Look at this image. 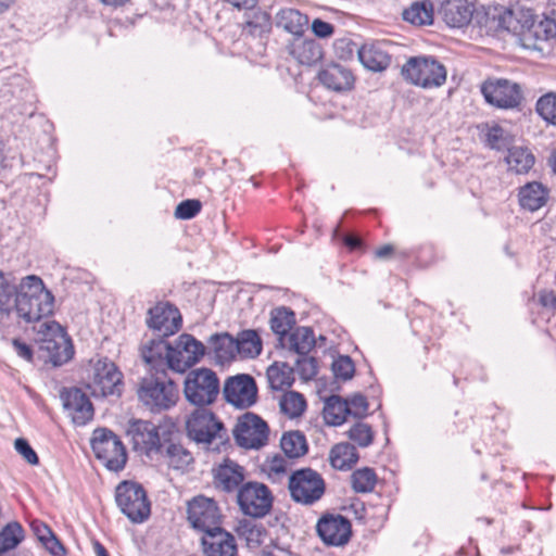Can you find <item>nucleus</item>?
<instances>
[{
    "label": "nucleus",
    "instance_id": "nucleus-1",
    "mask_svg": "<svg viewBox=\"0 0 556 556\" xmlns=\"http://www.w3.org/2000/svg\"><path fill=\"white\" fill-rule=\"evenodd\" d=\"M54 295L39 276L28 275L18 280L14 311L25 323H36L53 313Z\"/></svg>",
    "mask_w": 556,
    "mask_h": 556
},
{
    "label": "nucleus",
    "instance_id": "nucleus-2",
    "mask_svg": "<svg viewBox=\"0 0 556 556\" xmlns=\"http://www.w3.org/2000/svg\"><path fill=\"white\" fill-rule=\"evenodd\" d=\"M516 25L515 33L519 35L522 45L541 50L540 42L556 38V10L551 11V16L539 17L531 9H521L516 12Z\"/></svg>",
    "mask_w": 556,
    "mask_h": 556
},
{
    "label": "nucleus",
    "instance_id": "nucleus-3",
    "mask_svg": "<svg viewBox=\"0 0 556 556\" xmlns=\"http://www.w3.org/2000/svg\"><path fill=\"white\" fill-rule=\"evenodd\" d=\"M404 79L421 88H435L446 80V70L432 56H413L402 66Z\"/></svg>",
    "mask_w": 556,
    "mask_h": 556
},
{
    "label": "nucleus",
    "instance_id": "nucleus-4",
    "mask_svg": "<svg viewBox=\"0 0 556 556\" xmlns=\"http://www.w3.org/2000/svg\"><path fill=\"white\" fill-rule=\"evenodd\" d=\"M115 501L121 511L134 523L146 521L151 514L147 492L138 482H121L115 490Z\"/></svg>",
    "mask_w": 556,
    "mask_h": 556
},
{
    "label": "nucleus",
    "instance_id": "nucleus-5",
    "mask_svg": "<svg viewBox=\"0 0 556 556\" xmlns=\"http://www.w3.org/2000/svg\"><path fill=\"white\" fill-rule=\"evenodd\" d=\"M37 334L40 350L47 353V357L54 366L63 365L73 357L72 341L59 323L41 324Z\"/></svg>",
    "mask_w": 556,
    "mask_h": 556
},
{
    "label": "nucleus",
    "instance_id": "nucleus-6",
    "mask_svg": "<svg viewBox=\"0 0 556 556\" xmlns=\"http://www.w3.org/2000/svg\"><path fill=\"white\" fill-rule=\"evenodd\" d=\"M184 393L193 405L203 407L212 404L219 393L217 375L208 368L190 370L185 379Z\"/></svg>",
    "mask_w": 556,
    "mask_h": 556
},
{
    "label": "nucleus",
    "instance_id": "nucleus-7",
    "mask_svg": "<svg viewBox=\"0 0 556 556\" xmlns=\"http://www.w3.org/2000/svg\"><path fill=\"white\" fill-rule=\"evenodd\" d=\"M96 457L111 471H121L127 462V452L121 439L110 429H96L91 438Z\"/></svg>",
    "mask_w": 556,
    "mask_h": 556
},
{
    "label": "nucleus",
    "instance_id": "nucleus-8",
    "mask_svg": "<svg viewBox=\"0 0 556 556\" xmlns=\"http://www.w3.org/2000/svg\"><path fill=\"white\" fill-rule=\"evenodd\" d=\"M188 437L198 444L208 445L215 440L223 441L227 430L214 413L207 408L194 409L186 419Z\"/></svg>",
    "mask_w": 556,
    "mask_h": 556
},
{
    "label": "nucleus",
    "instance_id": "nucleus-9",
    "mask_svg": "<svg viewBox=\"0 0 556 556\" xmlns=\"http://www.w3.org/2000/svg\"><path fill=\"white\" fill-rule=\"evenodd\" d=\"M288 488L290 496L295 503L311 506L324 496L326 483L316 470L302 468L291 473Z\"/></svg>",
    "mask_w": 556,
    "mask_h": 556
},
{
    "label": "nucleus",
    "instance_id": "nucleus-10",
    "mask_svg": "<svg viewBox=\"0 0 556 556\" xmlns=\"http://www.w3.org/2000/svg\"><path fill=\"white\" fill-rule=\"evenodd\" d=\"M273 503L270 489L262 482L249 481L238 490L237 504L245 516L263 518L271 510Z\"/></svg>",
    "mask_w": 556,
    "mask_h": 556
},
{
    "label": "nucleus",
    "instance_id": "nucleus-11",
    "mask_svg": "<svg viewBox=\"0 0 556 556\" xmlns=\"http://www.w3.org/2000/svg\"><path fill=\"white\" fill-rule=\"evenodd\" d=\"M177 386L172 380L143 378L138 390L140 401L152 412H161L174 406L178 400Z\"/></svg>",
    "mask_w": 556,
    "mask_h": 556
},
{
    "label": "nucleus",
    "instance_id": "nucleus-12",
    "mask_svg": "<svg viewBox=\"0 0 556 556\" xmlns=\"http://www.w3.org/2000/svg\"><path fill=\"white\" fill-rule=\"evenodd\" d=\"M204 353L203 343L191 334L185 333L178 338L175 346L168 344L166 364L172 370L182 374L197 364Z\"/></svg>",
    "mask_w": 556,
    "mask_h": 556
},
{
    "label": "nucleus",
    "instance_id": "nucleus-13",
    "mask_svg": "<svg viewBox=\"0 0 556 556\" xmlns=\"http://www.w3.org/2000/svg\"><path fill=\"white\" fill-rule=\"evenodd\" d=\"M485 101L498 109H515L522 101V91L517 83L504 78L489 79L481 85Z\"/></svg>",
    "mask_w": 556,
    "mask_h": 556
},
{
    "label": "nucleus",
    "instance_id": "nucleus-14",
    "mask_svg": "<svg viewBox=\"0 0 556 556\" xmlns=\"http://www.w3.org/2000/svg\"><path fill=\"white\" fill-rule=\"evenodd\" d=\"M188 520L192 528L206 534L220 527L222 514L212 498L199 495L188 502Z\"/></svg>",
    "mask_w": 556,
    "mask_h": 556
},
{
    "label": "nucleus",
    "instance_id": "nucleus-15",
    "mask_svg": "<svg viewBox=\"0 0 556 556\" xmlns=\"http://www.w3.org/2000/svg\"><path fill=\"white\" fill-rule=\"evenodd\" d=\"M127 435L130 438L132 450L149 458L162 452L159 428L151 421L131 420L127 428Z\"/></svg>",
    "mask_w": 556,
    "mask_h": 556
},
{
    "label": "nucleus",
    "instance_id": "nucleus-16",
    "mask_svg": "<svg viewBox=\"0 0 556 556\" xmlns=\"http://www.w3.org/2000/svg\"><path fill=\"white\" fill-rule=\"evenodd\" d=\"M269 429L267 424L253 413H245L233 429L237 444L244 448H260L268 440Z\"/></svg>",
    "mask_w": 556,
    "mask_h": 556
},
{
    "label": "nucleus",
    "instance_id": "nucleus-17",
    "mask_svg": "<svg viewBox=\"0 0 556 556\" xmlns=\"http://www.w3.org/2000/svg\"><path fill=\"white\" fill-rule=\"evenodd\" d=\"M123 375L117 366L109 359H99L93 367L92 380L89 383L94 396L121 394Z\"/></svg>",
    "mask_w": 556,
    "mask_h": 556
},
{
    "label": "nucleus",
    "instance_id": "nucleus-18",
    "mask_svg": "<svg viewBox=\"0 0 556 556\" xmlns=\"http://www.w3.org/2000/svg\"><path fill=\"white\" fill-rule=\"evenodd\" d=\"M223 392L225 400L238 408H248L257 399L256 382L253 377L245 374L229 377Z\"/></svg>",
    "mask_w": 556,
    "mask_h": 556
},
{
    "label": "nucleus",
    "instance_id": "nucleus-19",
    "mask_svg": "<svg viewBox=\"0 0 556 556\" xmlns=\"http://www.w3.org/2000/svg\"><path fill=\"white\" fill-rule=\"evenodd\" d=\"M321 541L329 546L345 545L352 534L350 520L340 514H326L316 525Z\"/></svg>",
    "mask_w": 556,
    "mask_h": 556
},
{
    "label": "nucleus",
    "instance_id": "nucleus-20",
    "mask_svg": "<svg viewBox=\"0 0 556 556\" xmlns=\"http://www.w3.org/2000/svg\"><path fill=\"white\" fill-rule=\"evenodd\" d=\"M147 325L162 337L176 333L181 327V315L169 302H159L148 311Z\"/></svg>",
    "mask_w": 556,
    "mask_h": 556
},
{
    "label": "nucleus",
    "instance_id": "nucleus-21",
    "mask_svg": "<svg viewBox=\"0 0 556 556\" xmlns=\"http://www.w3.org/2000/svg\"><path fill=\"white\" fill-rule=\"evenodd\" d=\"M475 22L486 34H496L502 30H517L516 13L511 10L481 8L476 12Z\"/></svg>",
    "mask_w": 556,
    "mask_h": 556
},
{
    "label": "nucleus",
    "instance_id": "nucleus-22",
    "mask_svg": "<svg viewBox=\"0 0 556 556\" xmlns=\"http://www.w3.org/2000/svg\"><path fill=\"white\" fill-rule=\"evenodd\" d=\"M64 409L77 426H84L93 417V406L85 392L78 388L64 389L61 392Z\"/></svg>",
    "mask_w": 556,
    "mask_h": 556
},
{
    "label": "nucleus",
    "instance_id": "nucleus-23",
    "mask_svg": "<svg viewBox=\"0 0 556 556\" xmlns=\"http://www.w3.org/2000/svg\"><path fill=\"white\" fill-rule=\"evenodd\" d=\"M477 10L468 0H444L440 5L439 15L447 26L462 28L475 21Z\"/></svg>",
    "mask_w": 556,
    "mask_h": 556
},
{
    "label": "nucleus",
    "instance_id": "nucleus-24",
    "mask_svg": "<svg viewBox=\"0 0 556 556\" xmlns=\"http://www.w3.org/2000/svg\"><path fill=\"white\" fill-rule=\"evenodd\" d=\"M213 477L216 489L238 494L244 481V468L227 458L213 469Z\"/></svg>",
    "mask_w": 556,
    "mask_h": 556
},
{
    "label": "nucleus",
    "instance_id": "nucleus-25",
    "mask_svg": "<svg viewBox=\"0 0 556 556\" xmlns=\"http://www.w3.org/2000/svg\"><path fill=\"white\" fill-rule=\"evenodd\" d=\"M205 556H237V543L235 536L222 527L201 538Z\"/></svg>",
    "mask_w": 556,
    "mask_h": 556
},
{
    "label": "nucleus",
    "instance_id": "nucleus-26",
    "mask_svg": "<svg viewBox=\"0 0 556 556\" xmlns=\"http://www.w3.org/2000/svg\"><path fill=\"white\" fill-rule=\"evenodd\" d=\"M18 289V281L11 274L0 271V329L12 325V312Z\"/></svg>",
    "mask_w": 556,
    "mask_h": 556
},
{
    "label": "nucleus",
    "instance_id": "nucleus-27",
    "mask_svg": "<svg viewBox=\"0 0 556 556\" xmlns=\"http://www.w3.org/2000/svg\"><path fill=\"white\" fill-rule=\"evenodd\" d=\"M320 83L328 89L342 92L354 87L355 77L352 71L341 64H330L318 74Z\"/></svg>",
    "mask_w": 556,
    "mask_h": 556
},
{
    "label": "nucleus",
    "instance_id": "nucleus-28",
    "mask_svg": "<svg viewBox=\"0 0 556 556\" xmlns=\"http://www.w3.org/2000/svg\"><path fill=\"white\" fill-rule=\"evenodd\" d=\"M289 53L303 65H313L323 58V49L314 38L299 36L289 45Z\"/></svg>",
    "mask_w": 556,
    "mask_h": 556
},
{
    "label": "nucleus",
    "instance_id": "nucleus-29",
    "mask_svg": "<svg viewBox=\"0 0 556 556\" xmlns=\"http://www.w3.org/2000/svg\"><path fill=\"white\" fill-rule=\"evenodd\" d=\"M361 63L372 72L384 71L391 63V56L380 42L365 43L358 49Z\"/></svg>",
    "mask_w": 556,
    "mask_h": 556
},
{
    "label": "nucleus",
    "instance_id": "nucleus-30",
    "mask_svg": "<svg viewBox=\"0 0 556 556\" xmlns=\"http://www.w3.org/2000/svg\"><path fill=\"white\" fill-rule=\"evenodd\" d=\"M308 16L296 9L285 8L276 14V25L295 37L303 36L308 28Z\"/></svg>",
    "mask_w": 556,
    "mask_h": 556
},
{
    "label": "nucleus",
    "instance_id": "nucleus-31",
    "mask_svg": "<svg viewBox=\"0 0 556 556\" xmlns=\"http://www.w3.org/2000/svg\"><path fill=\"white\" fill-rule=\"evenodd\" d=\"M518 197L522 208L534 212L545 205L548 199V189L541 182L532 181L519 189Z\"/></svg>",
    "mask_w": 556,
    "mask_h": 556
},
{
    "label": "nucleus",
    "instance_id": "nucleus-32",
    "mask_svg": "<svg viewBox=\"0 0 556 556\" xmlns=\"http://www.w3.org/2000/svg\"><path fill=\"white\" fill-rule=\"evenodd\" d=\"M402 16L413 25H431L434 16L433 4L429 0L415 1L403 11Z\"/></svg>",
    "mask_w": 556,
    "mask_h": 556
},
{
    "label": "nucleus",
    "instance_id": "nucleus-33",
    "mask_svg": "<svg viewBox=\"0 0 556 556\" xmlns=\"http://www.w3.org/2000/svg\"><path fill=\"white\" fill-rule=\"evenodd\" d=\"M269 386L273 390L283 391L294 382V369L287 363H274L266 371Z\"/></svg>",
    "mask_w": 556,
    "mask_h": 556
},
{
    "label": "nucleus",
    "instance_id": "nucleus-34",
    "mask_svg": "<svg viewBox=\"0 0 556 556\" xmlns=\"http://www.w3.org/2000/svg\"><path fill=\"white\" fill-rule=\"evenodd\" d=\"M505 157L508 169L516 174L528 173L534 165V155L528 148L511 146Z\"/></svg>",
    "mask_w": 556,
    "mask_h": 556
},
{
    "label": "nucleus",
    "instance_id": "nucleus-35",
    "mask_svg": "<svg viewBox=\"0 0 556 556\" xmlns=\"http://www.w3.org/2000/svg\"><path fill=\"white\" fill-rule=\"evenodd\" d=\"M329 460L334 469L348 470L358 460V453L351 443L336 444L329 454Z\"/></svg>",
    "mask_w": 556,
    "mask_h": 556
},
{
    "label": "nucleus",
    "instance_id": "nucleus-36",
    "mask_svg": "<svg viewBox=\"0 0 556 556\" xmlns=\"http://www.w3.org/2000/svg\"><path fill=\"white\" fill-rule=\"evenodd\" d=\"M237 343L233 345L237 348L238 354L242 357L254 358L262 352V339L256 330L247 329L242 330L237 334Z\"/></svg>",
    "mask_w": 556,
    "mask_h": 556
},
{
    "label": "nucleus",
    "instance_id": "nucleus-37",
    "mask_svg": "<svg viewBox=\"0 0 556 556\" xmlns=\"http://www.w3.org/2000/svg\"><path fill=\"white\" fill-rule=\"evenodd\" d=\"M289 348L298 355H308L316 341L314 331L309 327H298L289 336Z\"/></svg>",
    "mask_w": 556,
    "mask_h": 556
},
{
    "label": "nucleus",
    "instance_id": "nucleus-38",
    "mask_svg": "<svg viewBox=\"0 0 556 556\" xmlns=\"http://www.w3.org/2000/svg\"><path fill=\"white\" fill-rule=\"evenodd\" d=\"M164 457L168 467L185 471L193 463V456L184 445L179 443H169L165 451Z\"/></svg>",
    "mask_w": 556,
    "mask_h": 556
},
{
    "label": "nucleus",
    "instance_id": "nucleus-39",
    "mask_svg": "<svg viewBox=\"0 0 556 556\" xmlns=\"http://www.w3.org/2000/svg\"><path fill=\"white\" fill-rule=\"evenodd\" d=\"M349 414V403L338 395L330 396L324 408V418L328 425H342Z\"/></svg>",
    "mask_w": 556,
    "mask_h": 556
},
{
    "label": "nucleus",
    "instance_id": "nucleus-40",
    "mask_svg": "<svg viewBox=\"0 0 556 556\" xmlns=\"http://www.w3.org/2000/svg\"><path fill=\"white\" fill-rule=\"evenodd\" d=\"M167 351L168 344L166 342L163 340H152L150 344L143 346L141 356L151 368L159 370V368L167 366Z\"/></svg>",
    "mask_w": 556,
    "mask_h": 556
},
{
    "label": "nucleus",
    "instance_id": "nucleus-41",
    "mask_svg": "<svg viewBox=\"0 0 556 556\" xmlns=\"http://www.w3.org/2000/svg\"><path fill=\"white\" fill-rule=\"evenodd\" d=\"M280 446L289 458L303 456L307 451L306 439L300 431L285 433Z\"/></svg>",
    "mask_w": 556,
    "mask_h": 556
},
{
    "label": "nucleus",
    "instance_id": "nucleus-42",
    "mask_svg": "<svg viewBox=\"0 0 556 556\" xmlns=\"http://www.w3.org/2000/svg\"><path fill=\"white\" fill-rule=\"evenodd\" d=\"M484 142L490 149L504 151L513 146L514 137L500 125H493L486 129Z\"/></svg>",
    "mask_w": 556,
    "mask_h": 556
},
{
    "label": "nucleus",
    "instance_id": "nucleus-43",
    "mask_svg": "<svg viewBox=\"0 0 556 556\" xmlns=\"http://www.w3.org/2000/svg\"><path fill=\"white\" fill-rule=\"evenodd\" d=\"M294 324V313L290 308L282 306L271 313L270 328L279 337L288 334Z\"/></svg>",
    "mask_w": 556,
    "mask_h": 556
},
{
    "label": "nucleus",
    "instance_id": "nucleus-44",
    "mask_svg": "<svg viewBox=\"0 0 556 556\" xmlns=\"http://www.w3.org/2000/svg\"><path fill=\"white\" fill-rule=\"evenodd\" d=\"M280 410L290 418L301 416L306 408L304 396L295 391L285 393L279 402Z\"/></svg>",
    "mask_w": 556,
    "mask_h": 556
},
{
    "label": "nucleus",
    "instance_id": "nucleus-45",
    "mask_svg": "<svg viewBox=\"0 0 556 556\" xmlns=\"http://www.w3.org/2000/svg\"><path fill=\"white\" fill-rule=\"evenodd\" d=\"M377 483V475L374 469L364 467L355 470L351 476L352 489L356 493L371 492Z\"/></svg>",
    "mask_w": 556,
    "mask_h": 556
},
{
    "label": "nucleus",
    "instance_id": "nucleus-46",
    "mask_svg": "<svg viewBox=\"0 0 556 556\" xmlns=\"http://www.w3.org/2000/svg\"><path fill=\"white\" fill-rule=\"evenodd\" d=\"M210 342L220 358L229 359L238 354L237 348L233 346L237 343V338L229 333H215L210 338Z\"/></svg>",
    "mask_w": 556,
    "mask_h": 556
},
{
    "label": "nucleus",
    "instance_id": "nucleus-47",
    "mask_svg": "<svg viewBox=\"0 0 556 556\" xmlns=\"http://www.w3.org/2000/svg\"><path fill=\"white\" fill-rule=\"evenodd\" d=\"M535 109L545 122L556 126V92H549L540 97Z\"/></svg>",
    "mask_w": 556,
    "mask_h": 556
},
{
    "label": "nucleus",
    "instance_id": "nucleus-48",
    "mask_svg": "<svg viewBox=\"0 0 556 556\" xmlns=\"http://www.w3.org/2000/svg\"><path fill=\"white\" fill-rule=\"evenodd\" d=\"M348 437L358 446L367 447L372 443L374 431L368 424L357 421L348 431Z\"/></svg>",
    "mask_w": 556,
    "mask_h": 556
},
{
    "label": "nucleus",
    "instance_id": "nucleus-49",
    "mask_svg": "<svg viewBox=\"0 0 556 556\" xmlns=\"http://www.w3.org/2000/svg\"><path fill=\"white\" fill-rule=\"evenodd\" d=\"M332 371L337 378L349 380L355 372V366L352 358L348 355H340L332 363Z\"/></svg>",
    "mask_w": 556,
    "mask_h": 556
},
{
    "label": "nucleus",
    "instance_id": "nucleus-50",
    "mask_svg": "<svg viewBox=\"0 0 556 556\" xmlns=\"http://www.w3.org/2000/svg\"><path fill=\"white\" fill-rule=\"evenodd\" d=\"M238 531L249 544H261L265 533V529L262 526H257L251 521L240 523Z\"/></svg>",
    "mask_w": 556,
    "mask_h": 556
},
{
    "label": "nucleus",
    "instance_id": "nucleus-51",
    "mask_svg": "<svg viewBox=\"0 0 556 556\" xmlns=\"http://www.w3.org/2000/svg\"><path fill=\"white\" fill-rule=\"evenodd\" d=\"M295 367L304 380L313 379L318 371L316 358L308 355H299L295 361Z\"/></svg>",
    "mask_w": 556,
    "mask_h": 556
},
{
    "label": "nucleus",
    "instance_id": "nucleus-52",
    "mask_svg": "<svg viewBox=\"0 0 556 556\" xmlns=\"http://www.w3.org/2000/svg\"><path fill=\"white\" fill-rule=\"evenodd\" d=\"M201 208L202 204L199 200H185L177 205L175 216L179 219H191L200 213Z\"/></svg>",
    "mask_w": 556,
    "mask_h": 556
},
{
    "label": "nucleus",
    "instance_id": "nucleus-53",
    "mask_svg": "<svg viewBox=\"0 0 556 556\" xmlns=\"http://www.w3.org/2000/svg\"><path fill=\"white\" fill-rule=\"evenodd\" d=\"M345 401L349 403L350 415L357 418L366 416L368 410V402L364 395L355 394Z\"/></svg>",
    "mask_w": 556,
    "mask_h": 556
},
{
    "label": "nucleus",
    "instance_id": "nucleus-54",
    "mask_svg": "<svg viewBox=\"0 0 556 556\" xmlns=\"http://www.w3.org/2000/svg\"><path fill=\"white\" fill-rule=\"evenodd\" d=\"M14 446L17 453L21 454L29 465L35 466L39 464V457L37 453L34 451V448L30 446L26 439H16L14 442Z\"/></svg>",
    "mask_w": 556,
    "mask_h": 556
},
{
    "label": "nucleus",
    "instance_id": "nucleus-55",
    "mask_svg": "<svg viewBox=\"0 0 556 556\" xmlns=\"http://www.w3.org/2000/svg\"><path fill=\"white\" fill-rule=\"evenodd\" d=\"M312 31L318 38H329L334 33L332 24L325 22L320 18H315L312 22Z\"/></svg>",
    "mask_w": 556,
    "mask_h": 556
},
{
    "label": "nucleus",
    "instance_id": "nucleus-56",
    "mask_svg": "<svg viewBox=\"0 0 556 556\" xmlns=\"http://www.w3.org/2000/svg\"><path fill=\"white\" fill-rule=\"evenodd\" d=\"M43 546L54 556L65 555V548L58 538L52 532L45 541L41 542Z\"/></svg>",
    "mask_w": 556,
    "mask_h": 556
},
{
    "label": "nucleus",
    "instance_id": "nucleus-57",
    "mask_svg": "<svg viewBox=\"0 0 556 556\" xmlns=\"http://www.w3.org/2000/svg\"><path fill=\"white\" fill-rule=\"evenodd\" d=\"M12 345L14 348V351L16 352V354L20 357H22L23 359H25L27 362L33 361L34 353H33V349L30 345L21 341L20 339H13Z\"/></svg>",
    "mask_w": 556,
    "mask_h": 556
},
{
    "label": "nucleus",
    "instance_id": "nucleus-58",
    "mask_svg": "<svg viewBox=\"0 0 556 556\" xmlns=\"http://www.w3.org/2000/svg\"><path fill=\"white\" fill-rule=\"evenodd\" d=\"M31 528L40 542L45 541L52 533V530L43 522L34 521Z\"/></svg>",
    "mask_w": 556,
    "mask_h": 556
},
{
    "label": "nucleus",
    "instance_id": "nucleus-59",
    "mask_svg": "<svg viewBox=\"0 0 556 556\" xmlns=\"http://www.w3.org/2000/svg\"><path fill=\"white\" fill-rule=\"evenodd\" d=\"M539 302L544 307L555 308L556 307V295L553 291L540 292Z\"/></svg>",
    "mask_w": 556,
    "mask_h": 556
},
{
    "label": "nucleus",
    "instance_id": "nucleus-60",
    "mask_svg": "<svg viewBox=\"0 0 556 556\" xmlns=\"http://www.w3.org/2000/svg\"><path fill=\"white\" fill-rule=\"evenodd\" d=\"M269 469L275 473L285 472L287 469V460L282 456H274L270 460Z\"/></svg>",
    "mask_w": 556,
    "mask_h": 556
},
{
    "label": "nucleus",
    "instance_id": "nucleus-61",
    "mask_svg": "<svg viewBox=\"0 0 556 556\" xmlns=\"http://www.w3.org/2000/svg\"><path fill=\"white\" fill-rule=\"evenodd\" d=\"M231 5L238 9L250 10L253 9L258 0H227Z\"/></svg>",
    "mask_w": 556,
    "mask_h": 556
},
{
    "label": "nucleus",
    "instance_id": "nucleus-62",
    "mask_svg": "<svg viewBox=\"0 0 556 556\" xmlns=\"http://www.w3.org/2000/svg\"><path fill=\"white\" fill-rule=\"evenodd\" d=\"M343 241L344 244L351 250H356L362 245V240L355 235H346Z\"/></svg>",
    "mask_w": 556,
    "mask_h": 556
},
{
    "label": "nucleus",
    "instance_id": "nucleus-63",
    "mask_svg": "<svg viewBox=\"0 0 556 556\" xmlns=\"http://www.w3.org/2000/svg\"><path fill=\"white\" fill-rule=\"evenodd\" d=\"M393 252V247L391 244H386L376 250L375 254L378 258H386Z\"/></svg>",
    "mask_w": 556,
    "mask_h": 556
},
{
    "label": "nucleus",
    "instance_id": "nucleus-64",
    "mask_svg": "<svg viewBox=\"0 0 556 556\" xmlns=\"http://www.w3.org/2000/svg\"><path fill=\"white\" fill-rule=\"evenodd\" d=\"M92 546L96 556H110L106 548L99 541H93Z\"/></svg>",
    "mask_w": 556,
    "mask_h": 556
}]
</instances>
